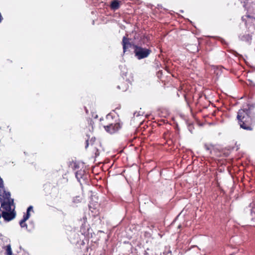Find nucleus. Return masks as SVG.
Instances as JSON below:
<instances>
[{"instance_id":"9","label":"nucleus","mask_w":255,"mask_h":255,"mask_svg":"<svg viewBox=\"0 0 255 255\" xmlns=\"http://www.w3.org/2000/svg\"><path fill=\"white\" fill-rule=\"evenodd\" d=\"M82 200V198L80 196H76L73 199V202L75 203H78L80 202Z\"/></svg>"},{"instance_id":"15","label":"nucleus","mask_w":255,"mask_h":255,"mask_svg":"<svg viewBox=\"0 0 255 255\" xmlns=\"http://www.w3.org/2000/svg\"><path fill=\"white\" fill-rule=\"evenodd\" d=\"M246 6H247V5H246V4H244V6L245 7H246Z\"/></svg>"},{"instance_id":"14","label":"nucleus","mask_w":255,"mask_h":255,"mask_svg":"<svg viewBox=\"0 0 255 255\" xmlns=\"http://www.w3.org/2000/svg\"><path fill=\"white\" fill-rule=\"evenodd\" d=\"M89 142V141H88V140H87L86 141V147H88V145H89V142Z\"/></svg>"},{"instance_id":"1","label":"nucleus","mask_w":255,"mask_h":255,"mask_svg":"<svg viewBox=\"0 0 255 255\" xmlns=\"http://www.w3.org/2000/svg\"><path fill=\"white\" fill-rule=\"evenodd\" d=\"M237 119L240 123L241 128L247 130H251L250 127L246 125V123L251 121V112L249 110H240L239 111Z\"/></svg>"},{"instance_id":"16","label":"nucleus","mask_w":255,"mask_h":255,"mask_svg":"<svg viewBox=\"0 0 255 255\" xmlns=\"http://www.w3.org/2000/svg\"><path fill=\"white\" fill-rule=\"evenodd\" d=\"M252 20L255 21V18H253Z\"/></svg>"},{"instance_id":"7","label":"nucleus","mask_w":255,"mask_h":255,"mask_svg":"<svg viewBox=\"0 0 255 255\" xmlns=\"http://www.w3.org/2000/svg\"><path fill=\"white\" fill-rule=\"evenodd\" d=\"M26 220H25L24 218L20 222V226L21 228H26L27 229V225L25 223Z\"/></svg>"},{"instance_id":"6","label":"nucleus","mask_w":255,"mask_h":255,"mask_svg":"<svg viewBox=\"0 0 255 255\" xmlns=\"http://www.w3.org/2000/svg\"><path fill=\"white\" fill-rule=\"evenodd\" d=\"M251 36L247 34L246 35H244L241 37V39L243 41H246L248 42H250L251 40Z\"/></svg>"},{"instance_id":"10","label":"nucleus","mask_w":255,"mask_h":255,"mask_svg":"<svg viewBox=\"0 0 255 255\" xmlns=\"http://www.w3.org/2000/svg\"><path fill=\"white\" fill-rule=\"evenodd\" d=\"M29 217H30L29 211H27L26 214L24 215L23 218L25 220H27L29 219Z\"/></svg>"},{"instance_id":"13","label":"nucleus","mask_w":255,"mask_h":255,"mask_svg":"<svg viewBox=\"0 0 255 255\" xmlns=\"http://www.w3.org/2000/svg\"><path fill=\"white\" fill-rule=\"evenodd\" d=\"M253 213L255 214V208H254L252 210V214Z\"/></svg>"},{"instance_id":"3","label":"nucleus","mask_w":255,"mask_h":255,"mask_svg":"<svg viewBox=\"0 0 255 255\" xmlns=\"http://www.w3.org/2000/svg\"><path fill=\"white\" fill-rule=\"evenodd\" d=\"M104 127L107 132L113 133L121 128V125L119 123H109L107 125H104Z\"/></svg>"},{"instance_id":"2","label":"nucleus","mask_w":255,"mask_h":255,"mask_svg":"<svg viewBox=\"0 0 255 255\" xmlns=\"http://www.w3.org/2000/svg\"><path fill=\"white\" fill-rule=\"evenodd\" d=\"M151 51L146 48L136 46L134 48V53L138 59H141L147 57L150 53Z\"/></svg>"},{"instance_id":"4","label":"nucleus","mask_w":255,"mask_h":255,"mask_svg":"<svg viewBox=\"0 0 255 255\" xmlns=\"http://www.w3.org/2000/svg\"><path fill=\"white\" fill-rule=\"evenodd\" d=\"M123 45L124 52H125L126 49L130 46V43L128 42V39H127L125 37H124L123 39Z\"/></svg>"},{"instance_id":"8","label":"nucleus","mask_w":255,"mask_h":255,"mask_svg":"<svg viewBox=\"0 0 255 255\" xmlns=\"http://www.w3.org/2000/svg\"><path fill=\"white\" fill-rule=\"evenodd\" d=\"M6 251L7 255H12V251L10 245H7L6 247Z\"/></svg>"},{"instance_id":"11","label":"nucleus","mask_w":255,"mask_h":255,"mask_svg":"<svg viewBox=\"0 0 255 255\" xmlns=\"http://www.w3.org/2000/svg\"><path fill=\"white\" fill-rule=\"evenodd\" d=\"M113 118L111 114H108L106 118V120L107 121H110L111 119H112Z\"/></svg>"},{"instance_id":"5","label":"nucleus","mask_w":255,"mask_h":255,"mask_svg":"<svg viewBox=\"0 0 255 255\" xmlns=\"http://www.w3.org/2000/svg\"><path fill=\"white\" fill-rule=\"evenodd\" d=\"M120 7V1L117 0H114L111 3V8L113 9H117Z\"/></svg>"},{"instance_id":"12","label":"nucleus","mask_w":255,"mask_h":255,"mask_svg":"<svg viewBox=\"0 0 255 255\" xmlns=\"http://www.w3.org/2000/svg\"><path fill=\"white\" fill-rule=\"evenodd\" d=\"M32 210V206H29V207L27 208V211H29V212H30V211H31Z\"/></svg>"}]
</instances>
